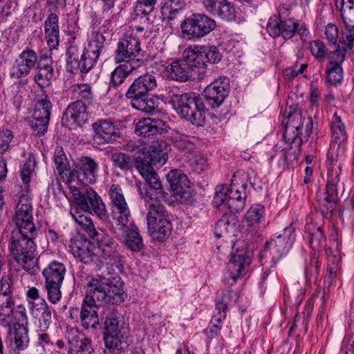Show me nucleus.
<instances>
[{
	"instance_id": "f257e3e1",
	"label": "nucleus",
	"mask_w": 354,
	"mask_h": 354,
	"mask_svg": "<svg viewBox=\"0 0 354 354\" xmlns=\"http://www.w3.org/2000/svg\"><path fill=\"white\" fill-rule=\"evenodd\" d=\"M72 194L75 201L71 209L73 218L88 233L93 242L102 243L105 239V234L102 230L96 231L91 219L87 216L91 213L103 221L108 218L106 206L101 197L91 187H86L83 192L75 188Z\"/></svg>"
},
{
	"instance_id": "f03ea898",
	"label": "nucleus",
	"mask_w": 354,
	"mask_h": 354,
	"mask_svg": "<svg viewBox=\"0 0 354 354\" xmlns=\"http://www.w3.org/2000/svg\"><path fill=\"white\" fill-rule=\"evenodd\" d=\"M108 273V276L97 275L91 278L85 287V295L89 302L98 306L120 305L125 300L124 283L121 278L118 274L111 275L110 270Z\"/></svg>"
},
{
	"instance_id": "7ed1b4c3",
	"label": "nucleus",
	"mask_w": 354,
	"mask_h": 354,
	"mask_svg": "<svg viewBox=\"0 0 354 354\" xmlns=\"http://www.w3.org/2000/svg\"><path fill=\"white\" fill-rule=\"evenodd\" d=\"M166 99L182 118L193 125L202 126L205 119L203 100L195 93H183L176 88H169Z\"/></svg>"
},
{
	"instance_id": "20e7f679",
	"label": "nucleus",
	"mask_w": 354,
	"mask_h": 354,
	"mask_svg": "<svg viewBox=\"0 0 354 354\" xmlns=\"http://www.w3.org/2000/svg\"><path fill=\"white\" fill-rule=\"evenodd\" d=\"M104 41V35L97 33L86 48L75 42L71 43L66 50L67 70L74 73L88 72L98 59Z\"/></svg>"
},
{
	"instance_id": "39448f33",
	"label": "nucleus",
	"mask_w": 354,
	"mask_h": 354,
	"mask_svg": "<svg viewBox=\"0 0 354 354\" xmlns=\"http://www.w3.org/2000/svg\"><path fill=\"white\" fill-rule=\"evenodd\" d=\"M157 86L156 79L153 75L145 73L136 78L127 91L126 97L131 100L134 109L153 113L158 108V98L150 96L149 92Z\"/></svg>"
},
{
	"instance_id": "423d86ee",
	"label": "nucleus",
	"mask_w": 354,
	"mask_h": 354,
	"mask_svg": "<svg viewBox=\"0 0 354 354\" xmlns=\"http://www.w3.org/2000/svg\"><path fill=\"white\" fill-rule=\"evenodd\" d=\"M13 222L17 229L12 232L11 243H19L21 241L33 243L37 232L32 222V206L28 197L24 194L19 197Z\"/></svg>"
},
{
	"instance_id": "0eeeda50",
	"label": "nucleus",
	"mask_w": 354,
	"mask_h": 354,
	"mask_svg": "<svg viewBox=\"0 0 354 354\" xmlns=\"http://www.w3.org/2000/svg\"><path fill=\"white\" fill-rule=\"evenodd\" d=\"M19 315L21 317L22 323L12 321V316L10 317H1L0 324L3 327L8 328V338L6 343H9L12 346L13 340L15 343L14 351L16 350L21 351L26 349L29 344V337L28 335V329L24 326V323H27V315L25 309L18 311Z\"/></svg>"
},
{
	"instance_id": "6e6552de",
	"label": "nucleus",
	"mask_w": 354,
	"mask_h": 354,
	"mask_svg": "<svg viewBox=\"0 0 354 354\" xmlns=\"http://www.w3.org/2000/svg\"><path fill=\"white\" fill-rule=\"evenodd\" d=\"M216 26V21L205 14H192L181 24L182 33L187 39H201L211 32Z\"/></svg>"
},
{
	"instance_id": "1a4fd4ad",
	"label": "nucleus",
	"mask_w": 354,
	"mask_h": 354,
	"mask_svg": "<svg viewBox=\"0 0 354 354\" xmlns=\"http://www.w3.org/2000/svg\"><path fill=\"white\" fill-rule=\"evenodd\" d=\"M170 146L162 139H156L146 147L140 150L136 156V163L147 162L149 165L162 167L168 159Z\"/></svg>"
},
{
	"instance_id": "9d476101",
	"label": "nucleus",
	"mask_w": 354,
	"mask_h": 354,
	"mask_svg": "<svg viewBox=\"0 0 354 354\" xmlns=\"http://www.w3.org/2000/svg\"><path fill=\"white\" fill-rule=\"evenodd\" d=\"M9 250L13 259L28 274L34 275L39 272L36 245H10Z\"/></svg>"
},
{
	"instance_id": "9b49d317",
	"label": "nucleus",
	"mask_w": 354,
	"mask_h": 354,
	"mask_svg": "<svg viewBox=\"0 0 354 354\" xmlns=\"http://www.w3.org/2000/svg\"><path fill=\"white\" fill-rule=\"evenodd\" d=\"M141 51L139 39L133 36H126L122 38L118 44L115 50V60L120 62H133V64L142 65L144 61L136 57Z\"/></svg>"
},
{
	"instance_id": "f8f14e48",
	"label": "nucleus",
	"mask_w": 354,
	"mask_h": 354,
	"mask_svg": "<svg viewBox=\"0 0 354 354\" xmlns=\"http://www.w3.org/2000/svg\"><path fill=\"white\" fill-rule=\"evenodd\" d=\"M112 212L118 224L124 227L129 221L131 213L120 185L113 184L109 191Z\"/></svg>"
},
{
	"instance_id": "ddd939ff",
	"label": "nucleus",
	"mask_w": 354,
	"mask_h": 354,
	"mask_svg": "<svg viewBox=\"0 0 354 354\" xmlns=\"http://www.w3.org/2000/svg\"><path fill=\"white\" fill-rule=\"evenodd\" d=\"M105 329L109 337L105 339L106 346L113 345L114 342L122 341L129 337L128 324L123 317L117 313H111L105 320Z\"/></svg>"
},
{
	"instance_id": "4468645a",
	"label": "nucleus",
	"mask_w": 354,
	"mask_h": 354,
	"mask_svg": "<svg viewBox=\"0 0 354 354\" xmlns=\"http://www.w3.org/2000/svg\"><path fill=\"white\" fill-rule=\"evenodd\" d=\"M230 92V81L220 77L214 80L204 90V97L207 104L212 109L219 107Z\"/></svg>"
},
{
	"instance_id": "2eb2a0df",
	"label": "nucleus",
	"mask_w": 354,
	"mask_h": 354,
	"mask_svg": "<svg viewBox=\"0 0 354 354\" xmlns=\"http://www.w3.org/2000/svg\"><path fill=\"white\" fill-rule=\"evenodd\" d=\"M37 65V54L30 48L23 50L15 60L11 68V78L20 79L29 75L30 71Z\"/></svg>"
},
{
	"instance_id": "dca6fc26",
	"label": "nucleus",
	"mask_w": 354,
	"mask_h": 354,
	"mask_svg": "<svg viewBox=\"0 0 354 354\" xmlns=\"http://www.w3.org/2000/svg\"><path fill=\"white\" fill-rule=\"evenodd\" d=\"M97 167V164L93 159L84 157L71 172L70 178L72 180H77L84 185L93 183L96 180Z\"/></svg>"
},
{
	"instance_id": "f3484780",
	"label": "nucleus",
	"mask_w": 354,
	"mask_h": 354,
	"mask_svg": "<svg viewBox=\"0 0 354 354\" xmlns=\"http://www.w3.org/2000/svg\"><path fill=\"white\" fill-rule=\"evenodd\" d=\"M94 139L99 143H113L120 136L118 127L107 119L99 120L92 125Z\"/></svg>"
},
{
	"instance_id": "a211bd4d",
	"label": "nucleus",
	"mask_w": 354,
	"mask_h": 354,
	"mask_svg": "<svg viewBox=\"0 0 354 354\" xmlns=\"http://www.w3.org/2000/svg\"><path fill=\"white\" fill-rule=\"evenodd\" d=\"M13 281L10 276L0 279V318L10 317L13 314Z\"/></svg>"
},
{
	"instance_id": "6ab92c4d",
	"label": "nucleus",
	"mask_w": 354,
	"mask_h": 354,
	"mask_svg": "<svg viewBox=\"0 0 354 354\" xmlns=\"http://www.w3.org/2000/svg\"><path fill=\"white\" fill-rule=\"evenodd\" d=\"M165 75L170 80L179 82H186L194 78L190 66L183 59L173 60L164 65Z\"/></svg>"
},
{
	"instance_id": "aec40b11",
	"label": "nucleus",
	"mask_w": 354,
	"mask_h": 354,
	"mask_svg": "<svg viewBox=\"0 0 354 354\" xmlns=\"http://www.w3.org/2000/svg\"><path fill=\"white\" fill-rule=\"evenodd\" d=\"M169 125L163 120L158 118H144L138 121L136 125V133L143 137L161 135L167 132Z\"/></svg>"
},
{
	"instance_id": "412c9836",
	"label": "nucleus",
	"mask_w": 354,
	"mask_h": 354,
	"mask_svg": "<svg viewBox=\"0 0 354 354\" xmlns=\"http://www.w3.org/2000/svg\"><path fill=\"white\" fill-rule=\"evenodd\" d=\"M205 10L221 19L231 21L235 18V8L227 0H202Z\"/></svg>"
},
{
	"instance_id": "4be33fe9",
	"label": "nucleus",
	"mask_w": 354,
	"mask_h": 354,
	"mask_svg": "<svg viewBox=\"0 0 354 354\" xmlns=\"http://www.w3.org/2000/svg\"><path fill=\"white\" fill-rule=\"evenodd\" d=\"M205 10L221 19L231 21L235 18V8L227 0H202Z\"/></svg>"
},
{
	"instance_id": "5701e85b",
	"label": "nucleus",
	"mask_w": 354,
	"mask_h": 354,
	"mask_svg": "<svg viewBox=\"0 0 354 354\" xmlns=\"http://www.w3.org/2000/svg\"><path fill=\"white\" fill-rule=\"evenodd\" d=\"M303 126L302 116L301 113L295 111L289 114L287 118L283 138L286 142L292 145L297 139L299 146L301 144V140L299 138L301 134L300 129Z\"/></svg>"
},
{
	"instance_id": "b1692460",
	"label": "nucleus",
	"mask_w": 354,
	"mask_h": 354,
	"mask_svg": "<svg viewBox=\"0 0 354 354\" xmlns=\"http://www.w3.org/2000/svg\"><path fill=\"white\" fill-rule=\"evenodd\" d=\"M97 306L96 304L89 302L87 297L84 296L80 315L81 324L84 329H95L99 325V317L95 309Z\"/></svg>"
},
{
	"instance_id": "393cba45",
	"label": "nucleus",
	"mask_w": 354,
	"mask_h": 354,
	"mask_svg": "<svg viewBox=\"0 0 354 354\" xmlns=\"http://www.w3.org/2000/svg\"><path fill=\"white\" fill-rule=\"evenodd\" d=\"M232 300V291L226 290L223 292L221 299H218L216 304V310L218 314L214 315L210 322V332L218 335L221 330V323L225 319L226 310L230 302Z\"/></svg>"
},
{
	"instance_id": "a878e982",
	"label": "nucleus",
	"mask_w": 354,
	"mask_h": 354,
	"mask_svg": "<svg viewBox=\"0 0 354 354\" xmlns=\"http://www.w3.org/2000/svg\"><path fill=\"white\" fill-rule=\"evenodd\" d=\"M68 339L71 344L68 354H94L91 339L84 336L80 337L77 330H71Z\"/></svg>"
},
{
	"instance_id": "bb28decb",
	"label": "nucleus",
	"mask_w": 354,
	"mask_h": 354,
	"mask_svg": "<svg viewBox=\"0 0 354 354\" xmlns=\"http://www.w3.org/2000/svg\"><path fill=\"white\" fill-rule=\"evenodd\" d=\"M32 314L39 317L38 327L40 331L47 330L52 323V313L54 310L50 307L45 299H39V304L31 302Z\"/></svg>"
},
{
	"instance_id": "cd10ccee",
	"label": "nucleus",
	"mask_w": 354,
	"mask_h": 354,
	"mask_svg": "<svg viewBox=\"0 0 354 354\" xmlns=\"http://www.w3.org/2000/svg\"><path fill=\"white\" fill-rule=\"evenodd\" d=\"M88 107L81 100H76L67 106L64 117L69 122L84 124L88 119Z\"/></svg>"
},
{
	"instance_id": "c85d7f7f",
	"label": "nucleus",
	"mask_w": 354,
	"mask_h": 354,
	"mask_svg": "<svg viewBox=\"0 0 354 354\" xmlns=\"http://www.w3.org/2000/svg\"><path fill=\"white\" fill-rule=\"evenodd\" d=\"M145 202L148 207L147 217H152L153 214H160L162 216H169L165 206L162 204L161 198L165 196L160 192H145Z\"/></svg>"
},
{
	"instance_id": "c756f323",
	"label": "nucleus",
	"mask_w": 354,
	"mask_h": 354,
	"mask_svg": "<svg viewBox=\"0 0 354 354\" xmlns=\"http://www.w3.org/2000/svg\"><path fill=\"white\" fill-rule=\"evenodd\" d=\"M111 245H97V246H100V249L97 250L98 257L102 261H104L108 270L110 268H116L118 270H121L123 268L122 257L118 252L113 250Z\"/></svg>"
},
{
	"instance_id": "7c9ffc66",
	"label": "nucleus",
	"mask_w": 354,
	"mask_h": 354,
	"mask_svg": "<svg viewBox=\"0 0 354 354\" xmlns=\"http://www.w3.org/2000/svg\"><path fill=\"white\" fill-rule=\"evenodd\" d=\"M100 247L97 245H68V250L81 262L87 263L92 261L94 256L98 257L97 250Z\"/></svg>"
},
{
	"instance_id": "2f4dec72",
	"label": "nucleus",
	"mask_w": 354,
	"mask_h": 354,
	"mask_svg": "<svg viewBox=\"0 0 354 354\" xmlns=\"http://www.w3.org/2000/svg\"><path fill=\"white\" fill-rule=\"evenodd\" d=\"M65 272L66 268L63 263L51 262L42 272L45 283H62Z\"/></svg>"
},
{
	"instance_id": "473e14b6",
	"label": "nucleus",
	"mask_w": 354,
	"mask_h": 354,
	"mask_svg": "<svg viewBox=\"0 0 354 354\" xmlns=\"http://www.w3.org/2000/svg\"><path fill=\"white\" fill-rule=\"evenodd\" d=\"M147 230L153 241L164 242L171 234V224L169 219H163L160 222H156L152 227L147 225Z\"/></svg>"
},
{
	"instance_id": "72a5a7b5",
	"label": "nucleus",
	"mask_w": 354,
	"mask_h": 354,
	"mask_svg": "<svg viewBox=\"0 0 354 354\" xmlns=\"http://www.w3.org/2000/svg\"><path fill=\"white\" fill-rule=\"evenodd\" d=\"M136 167L149 186L155 190H151L150 192H157L158 189L161 188V183L152 165L143 162V163H136ZM147 192H149V191Z\"/></svg>"
},
{
	"instance_id": "f704fd0d",
	"label": "nucleus",
	"mask_w": 354,
	"mask_h": 354,
	"mask_svg": "<svg viewBox=\"0 0 354 354\" xmlns=\"http://www.w3.org/2000/svg\"><path fill=\"white\" fill-rule=\"evenodd\" d=\"M183 59L190 66V70L194 74L195 69H204L205 64L203 60L201 47L196 49L187 48L184 52Z\"/></svg>"
},
{
	"instance_id": "c9c22d12",
	"label": "nucleus",
	"mask_w": 354,
	"mask_h": 354,
	"mask_svg": "<svg viewBox=\"0 0 354 354\" xmlns=\"http://www.w3.org/2000/svg\"><path fill=\"white\" fill-rule=\"evenodd\" d=\"M250 265L247 261L230 259L226 266L227 277L235 283L247 273Z\"/></svg>"
},
{
	"instance_id": "e433bc0d",
	"label": "nucleus",
	"mask_w": 354,
	"mask_h": 354,
	"mask_svg": "<svg viewBox=\"0 0 354 354\" xmlns=\"http://www.w3.org/2000/svg\"><path fill=\"white\" fill-rule=\"evenodd\" d=\"M35 68V82L41 88L48 86L54 77V70L52 65L47 63H45V64H40V65H37Z\"/></svg>"
},
{
	"instance_id": "4c0bfd02",
	"label": "nucleus",
	"mask_w": 354,
	"mask_h": 354,
	"mask_svg": "<svg viewBox=\"0 0 354 354\" xmlns=\"http://www.w3.org/2000/svg\"><path fill=\"white\" fill-rule=\"evenodd\" d=\"M139 66L140 64H133V62H125L120 64L112 72L111 83L114 86L122 84L131 72Z\"/></svg>"
},
{
	"instance_id": "58836bf2",
	"label": "nucleus",
	"mask_w": 354,
	"mask_h": 354,
	"mask_svg": "<svg viewBox=\"0 0 354 354\" xmlns=\"http://www.w3.org/2000/svg\"><path fill=\"white\" fill-rule=\"evenodd\" d=\"M330 129L334 141L341 144L347 140L345 127L339 115L335 112L330 122Z\"/></svg>"
},
{
	"instance_id": "ea45409f",
	"label": "nucleus",
	"mask_w": 354,
	"mask_h": 354,
	"mask_svg": "<svg viewBox=\"0 0 354 354\" xmlns=\"http://www.w3.org/2000/svg\"><path fill=\"white\" fill-rule=\"evenodd\" d=\"M109 347L115 354H145L138 343L129 344L124 339L114 342L113 345H110Z\"/></svg>"
},
{
	"instance_id": "a19ab883",
	"label": "nucleus",
	"mask_w": 354,
	"mask_h": 354,
	"mask_svg": "<svg viewBox=\"0 0 354 354\" xmlns=\"http://www.w3.org/2000/svg\"><path fill=\"white\" fill-rule=\"evenodd\" d=\"M167 178L169 183L171 194L178 193L180 187L188 185V177L181 170L170 171L167 175Z\"/></svg>"
},
{
	"instance_id": "79ce46f5",
	"label": "nucleus",
	"mask_w": 354,
	"mask_h": 354,
	"mask_svg": "<svg viewBox=\"0 0 354 354\" xmlns=\"http://www.w3.org/2000/svg\"><path fill=\"white\" fill-rule=\"evenodd\" d=\"M196 192L194 189L191 185L189 180H188V185L180 187L178 189V193L172 192L171 196L175 200L183 204H192L195 201Z\"/></svg>"
},
{
	"instance_id": "37998d69",
	"label": "nucleus",
	"mask_w": 354,
	"mask_h": 354,
	"mask_svg": "<svg viewBox=\"0 0 354 354\" xmlns=\"http://www.w3.org/2000/svg\"><path fill=\"white\" fill-rule=\"evenodd\" d=\"M306 31L301 26L299 28V24L292 19L281 20V35L285 39L292 38L297 32L299 35H304Z\"/></svg>"
},
{
	"instance_id": "c03bdc74",
	"label": "nucleus",
	"mask_w": 354,
	"mask_h": 354,
	"mask_svg": "<svg viewBox=\"0 0 354 354\" xmlns=\"http://www.w3.org/2000/svg\"><path fill=\"white\" fill-rule=\"evenodd\" d=\"M245 195V194H243ZM245 196L238 191L230 189L229 197L226 203V207L232 213H237L241 211L245 207Z\"/></svg>"
},
{
	"instance_id": "a18cd8bd",
	"label": "nucleus",
	"mask_w": 354,
	"mask_h": 354,
	"mask_svg": "<svg viewBox=\"0 0 354 354\" xmlns=\"http://www.w3.org/2000/svg\"><path fill=\"white\" fill-rule=\"evenodd\" d=\"M111 159L114 166L124 171L130 170L135 165H136L134 159L124 153H113L111 154Z\"/></svg>"
},
{
	"instance_id": "49530a36",
	"label": "nucleus",
	"mask_w": 354,
	"mask_h": 354,
	"mask_svg": "<svg viewBox=\"0 0 354 354\" xmlns=\"http://www.w3.org/2000/svg\"><path fill=\"white\" fill-rule=\"evenodd\" d=\"M252 256V251L248 249L247 245H232L230 259L247 261L250 264Z\"/></svg>"
},
{
	"instance_id": "de8ad7c7",
	"label": "nucleus",
	"mask_w": 354,
	"mask_h": 354,
	"mask_svg": "<svg viewBox=\"0 0 354 354\" xmlns=\"http://www.w3.org/2000/svg\"><path fill=\"white\" fill-rule=\"evenodd\" d=\"M73 91L77 96V100H81L85 105L90 106L93 103V95L91 86L88 84H77Z\"/></svg>"
},
{
	"instance_id": "09e8293b",
	"label": "nucleus",
	"mask_w": 354,
	"mask_h": 354,
	"mask_svg": "<svg viewBox=\"0 0 354 354\" xmlns=\"http://www.w3.org/2000/svg\"><path fill=\"white\" fill-rule=\"evenodd\" d=\"M343 22L345 27L344 35L346 40L344 41L342 44L346 48L351 49L354 47V20L351 17H344V14H342Z\"/></svg>"
},
{
	"instance_id": "8fccbe9b",
	"label": "nucleus",
	"mask_w": 354,
	"mask_h": 354,
	"mask_svg": "<svg viewBox=\"0 0 354 354\" xmlns=\"http://www.w3.org/2000/svg\"><path fill=\"white\" fill-rule=\"evenodd\" d=\"M203 60L207 67V64H216L221 60V54L217 48L212 46H201Z\"/></svg>"
},
{
	"instance_id": "3c124183",
	"label": "nucleus",
	"mask_w": 354,
	"mask_h": 354,
	"mask_svg": "<svg viewBox=\"0 0 354 354\" xmlns=\"http://www.w3.org/2000/svg\"><path fill=\"white\" fill-rule=\"evenodd\" d=\"M157 0H138L134 12L138 17L147 16L151 13L155 8Z\"/></svg>"
},
{
	"instance_id": "603ef678",
	"label": "nucleus",
	"mask_w": 354,
	"mask_h": 354,
	"mask_svg": "<svg viewBox=\"0 0 354 354\" xmlns=\"http://www.w3.org/2000/svg\"><path fill=\"white\" fill-rule=\"evenodd\" d=\"M52 104L47 97L38 101L33 117L35 118H46L50 120Z\"/></svg>"
},
{
	"instance_id": "864d4df0",
	"label": "nucleus",
	"mask_w": 354,
	"mask_h": 354,
	"mask_svg": "<svg viewBox=\"0 0 354 354\" xmlns=\"http://www.w3.org/2000/svg\"><path fill=\"white\" fill-rule=\"evenodd\" d=\"M228 197L229 188L224 185H217L215 188V193L212 203L216 208H218L221 206L225 207Z\"/></svg>"
},
{
	"instance_id": "5fc2aeb1",
	"label": "nucleus",
	"mask_w": 354,
	"mask_h": 354,
	"mask_svg": "<svg viewBox=\"0 0 354 354\" xmlns=\"http://www.w3.org/2000/svg\"><path fill=\"white\" fill-rule=\"evenodd\" d=\"M54 162L56 169L59 174L67 170L68 162L62 147H57L54 152Z\"/></svg>"
},
{
	"instance_id": "6e6d98bb",
	"label": "nucleus",
	"mask_w": 354,
	"mask_h": 354,
	"mask_svg": "<svg viewBox=\"0 0 354 354\" xmlns=\"http://www.w3.org/2000/svg\"><path fill=\"white\" fill-rule=\"evenodd\" d=\"M263 214L264 208L262 206L257 205L250 208L245 216V218L248 225L252 226L260 222Z\"/></svg>"
},
{
	"instance_id": "4d7b16f0",
	"label": "nucleus",
	"mask_w": 354,
	"mask_h": 354,
	"mask_svg": "<svg viewBox=\"0 0 354 354\" xmlns=\"http://www.w3.org/2000/svg\"><path fill=\"white\" fill-rule=\"evenodd\" d=\"M339 181V174L337 172L335 173V177H333V171L328 176V180L326 185V198L333 199H339L337 187Z\"/></svg>"
},
{
	"instance_id": "13d9d810",
	"label": "nucleus",
	"mask_w": 354,
	"mask_h": 354,
	"mask_svg": "<svg viewBox=\"0 0 354 354\" xmlns=\"http://www.w3.org/2000/svg\"><path fill=\"white\" fill-rule=\"evenodd\" d=\"M327 80L331 84H339L343 79V69L341 65L327 66Z\"/></svg>"
},
{
	"instance_id": "bf43d9fd",
	"label": "nucleus",
	"mask_w": 354,
	"mask_h": 354,
	"mask_svg": "<svg viewBox=\"0 0 354 354\" xmlns=\"http://www.w3.org/2000/svg\"><path fill=\"white\" fill-rule=\"evenodd\" d=\"M346 47L344 44L341 46L337 45L336 49L328 53L329 62L327 66L341 65L344 60Z\"/></svg>"
},
{
	"instance_id": "052dcab7",
	"label": "nucleus",
	"mask_w": 354,
	"mask_h": 354,
	"mask_svg": "<svg viewBox=\"0 0 354 354\" xmlns=\"http://www.w3.org/2000/svg\"><path fill=\"white\" fill-rule=\"evenodd\" d=\"M328 265L339 266L342 261V253L339 245H330L326 248Z\"/></svg>"
},
{
	"instance_id": "680f3d73",
	"label": "nucleus",
	"mask_w": 354,
	"mask_h": 354,
	"mask_svg": "<svg viewBox=\"0 0 354 354\" xmlns=\"http://www.w3.org/2000/svg\"><path fill=\"white\" fill-rule=\"evenodd\" d=\"M49 120L46 118H35L30 122L32 133L35 136L44 135L48 129Z\"/></svg>"
},
{
	"instance_id": "e2e57ef3",
	"label": "nucleus",
	"mask_w": 354,
	"mask_h": 354,
	"mask_svg": "<svg viewBox=\"0 0 354 354\" xmlns=\"http://www.w3.org/2000/svg\"><path fill=\"white\" fill-rule=\"evenodd\" d=\"M62 283H45L48 299L53 304H57L61 299L60 288Z\"/></svg>"
},
{
	"instance_id": "0e129e2a",
	"label": "nucleus",
	"mask_w": 354,
	"mask_h": 354,
	"mask_svg": "<svg viewBox=\"0 0 354 354\" xmlns=\"http://www.w3.org/2000/svg\"><path fill=\"white\" fill-rule=\"evenodd\" d=\"M281 19H280L277 16L274 15L270 17L267 24V30L268 34L272 37H279L281 33Z\"/></svg>"
},
{
	"instance_id": "69168bd1",
	"label": "nucleus",
	"mask_w": 354,
	"mask_h": 354,
	"mask_svg": "<svg viewBox=\"0 0 354 354\" xmlns=\"http://www.w3.org/2000/svg\"><path fill=\"white\" fill-rule=\"evenodd\" d=\"M310 50L313 56L318 59L326 57V47L323 41L314 40L310 44Z\"/></svg>"
},
{
	"instance_id": "338daca9",
	"label": "nucleus",
	"mask_w": 354,
	"mask_h": 354,
	"mask_svg": "<svg viewBox=\"0 0 354 354\" xmlns=\"http://www.w3.org/2000/svg\"><path fill=\"white\" fill-rule=\"evenodd\" d=\"M12 140L13 134L10 130L5 129L0 133V150L2 153L9 149Z\"/></svg>"
},
{
	"instance_id": "774afa93",
	"label": "nucleus",
	"mask_w": 354,
	"mask_h": 354,
	"mask_svg": "<svg viewBox=\"0 0 354 354\" xmlns=\"http://www.w3.org/2000/svg\"><path fill=\"white\" fill-rule=\"evenodd\" d=\"M189 162L193 169L198 173L203 171L207 167L206 160L200 154L194 155Z\"/></svg>"
}]
</instances>
